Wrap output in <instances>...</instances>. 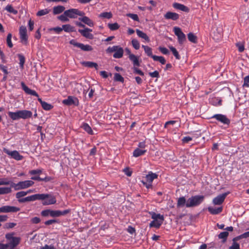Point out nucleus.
<instances>
[{"label": "nucleus", "mask_w": 249, "mask_h": 249, "mask_svg": "<svg viewBox=\"0 0 249 249\" xmlns=\"http://www.w3.org/2000/svg\"><path fill=\"white\" fill-rule=\"evenodd\" d=\"M146 152V150L141 149L137 148L133 151V156L135 157H138L144 155Z\"/></svg>", "instance_id": "nucleus-27"}, {"label": "nucleus", "mask_w": 249, "mask_h": 249, "mask_svg": "<svg viewBox=\"0 0 249 249\" xmlns=\"http://www.w3.org/2000/svg\"><path fill=\"white\" fill-rule=\"evenodd\" d=\"M12 192L11 187H0V195H5L10 193Z\"/></svg>", "instance_id": "nucleus-33"}, {"label": "nucleus", "mask_w": 249, "mask_h": 249, "mask_svg": "<svg viewBox=\"0 0 249 249\" xmlns=\"http://www.w3.org/2000/svg\"><path fill=\"white\" fill-rule=\"evenodd\" d=\"M62 31L64 30L66 32L70 33L75 31L74 27L70 24H65L62 25Z\"/></svg>", "instance_id": "nucleus-31"}, {"label": "nucleus", "mask_w": 249, "mask_h": 249, "mask_svg": "<svg viewBox=\"0 0 249 249\" xmlns=\"http://www.w3.org/2000/svg\"><path fill=\"white\" fill-rule=\"evenodd\" d=\"M14 235V233H9L5 235V238L8 241L7 245L10 249H13L16 247L21 240L19 237H15Z\"/></svg>", "instance_id": "nucleus-2"}, {"label": "nucleus", "mask_w": 249, "mask_h": 249, "mask_svg": "<svg viewBox=\"0 0 249 249\" xmlns=\"http://www.w3.org/2000/svg\"><path fill=\"white\" fill-rule=\"evenodd\" d=\"M81 64L89 68H95L96 70L98 69V65L97 63L90 62V61H83L81 62Z\"/></svg>", "instance_id": "nucleus-23"}, {"label": "nucleus", "mask_w": 249, "mask_h": 249, "mask_svg": "<svg viewBox=\"0 0 249 249\" xmlns=\"http://www.w3.org/2000/svg\"><path fill=\"white\" fill-rule=\"evenodd\" d=\"M173 7L176 9H178L183 12H188L189 11V9L187 7L183 4L177 2L174 3L173 4Z\"/></svg>", "instance_id": "nucleus-19"}, {"label": "nucleus", "mask_w": 249, "mask_h": 249, "mask_svg": "<svg viewBox=\"0 0 249 249\" xmlns=\"http://www.w3.org/2000/svg\"><path fill=\"white\" fill-rule=\"evenodd\" d=\"M118 46H113L112 47H109L107 49V52L108 53H112V52H115L116 51V49L118 48Z\"/></svg>", "instance_id": "nucleus-56"}, {"label": "nucleus", "mask_w": 249, "mask_h": 249, "mask_svg": "<svg viewBox=\"0 0 249 249\" xmlns=\"http://www.w3.org/2000/svg\"><path fill=\"white\" fill-rule=\"evenodd\" d=\"M27 195V193L25 191H20L16 193V196L17 198H20L22 197H23Z\"/></svg>", "instance_id": "nucleus-55"}, {"label": "nucleus", "mask_w": 249, "mask_h": 249, "mask_svg": "<svg viewBox=\"0 0 249 249\" xmlns=\"http://www.w3.org/2000/svg\"><path fill=\"white\" fill-rule=\"evenodd\" d=\"M66 13L68 15V17L71 18H76L78 16L80 17L85 15L84 12L74 8L66 10Z\"/></svg>", "instance_id": "nucleus-8"}, {"label": "nucleus", "mask_w": 249, "mask_h": 249, "mask_svg": "<svg viewBox=\"0 0 249 249\" xmlns=\"http://www.w3.org/2000/svg\"><path fill=\"white\" fill-rule=\"evenodd\" d=\"M70 212V210H65L64 211L52 210L51 217H57L62 215H65Z\"/></svg>", "instance_id": "nucleus-13"}, {"label": "nucleus", "mask_w": 249, "mask_h": 249, "mask_svg": "<svg viewBox=\"0 0 249 249\" xmlns=\"http://www.w3.org/2000/svg\"><path fill=\"white\" fill-rule=\"evenodd\" d=\"M40 249H55V248L53 245H46L44 246L41 247Z\"/></svg>", "instance_id": "nucleus-64"}, {"label": "nucleus", "mask_w": 249, "mask_h": 249, "mask_svg": "<svg viewBox=\"0 0 249 249\" xmlns=\"http://www.w3.org/2000/svg\"><path fill=\"white\" fill-rule=\"evenodd\" d=\"M38 101L39 102L42 108L46 110H50L53 108V106L48 103L43 101L42 99L38 97Z\"/></svg>", "instance_id": "nucleus-20"}, {"label": "nucleus", "mask_w": 249, "mask_h": 249, "mask_svg": "<svg viewBox=\"0 0 249 249\" xmlns=\"http://www.w3.org/2000/svg\"><path fill=\"white\" fill-rule=\"evenodd\" d=\"M227 195V194L225 193L218 196H217L213 199V203L214 205L221 204L224 202Z\"/></svg>", "instance_id": "nucleus-14"}, {"label": "nucleus", "mask_w": 249, "mask_h": 249, "mask_svg": "<svg viewBox=\"0 0 249 249\" xmlns=\"http://www.w3.org/2000/svg\"><path fill=\"white\" fill-rule=\"evenodd\" d=\"M77 101L76 98L72 96H69L67 99L63 101V103L66 105H71L75 103Z\"/></svg>", "instance_id": "nucleus-26"}, {"label": "nucleus", "mask_w": 249, "mask_h": 249, "mask_svg": "<svg viewBox=\"0 0 249 249\" xmlns=\"http://www.w3.org/2000/svg\"><path fill=\"white\" fill-rule=\"evenodd\" d=\"M99 18L110 19L112 17V14L111 12H103L100 13L99 16Z\"/></svg>", "instance_id": "nucleus-32"}, {"label": "nucleus", "mask_w": 249, "mask_h": 249, "mask_svg": "<svg viewBox=\"0 0 249 249\" xmlns=\"http://www.w3.org/2000/svg\"><path fill=\"white\" fill-rule=\"evenodd\" d=\"M228 235H229L228 232L223 231V232H221L218 235V238L219 239H223L222 242L225 243L226 241V240H227V237L228 236Z\"/></svg>", "instance_id": "nucleus-39"}, {"label": "nucleus", "mask_w": 249, "mask_h": 249, "mask_svg": "<svg viewBox=\"0 0 249 249\" xmlns=\"http://www.w3.org/2000/svg\"><path fill=\"white\" fill-rule=\"evenodd\" d=\"M34 184L32 180H25L19 181L17 183H12V187H14L15 190L25 189L32 186Z\"/></svg>", "instance_id": "nucleus-6"}, {"label": "nucleus", "mask_w": 249, "mask_h": 249, "mask_svg": "<svg viewBox=\"0 0 249 249\" xmlns=\"http://www.w3.org/2000/svg\"><path fill=\"white\" fill-rule=\"evenodd\" d=\"M3 150L10 158L14 159L16 160H20L23 158V157L20 155L19 152L17 150L10 151L6 148H4Z\"/></svg>", "instance_id": "nucleus-7"}, {"label": "nucleus", "mask_w": 249, "mask_h": 249, "mask_svg": "<svg viewBox=\"0 0 249 249\" xmlns=\"http://www.w3.org/2000/svg\"><path fill=\"white\" fill-rule=\"evenodd\" d=\"M19 65L21 69L23 68L24 64L25 63V58L22 55H19Z\"/></svg>", "instance_id": "nucleus-53"}, {"label": "nucleus", "mask_w": 249, "mask_h": 249, "mask_svg": "<svg viewBox=\"0 0 249 249\" xmlns=\"http://www.w3.org/2000/svg\"><path fill=\"white\" fill-rule=\"evenodd\" d=\"M124 54V50L123 49L118 46V48L116 49L115 53L113 54V57L116 58H121Z\"/></svg>", "instance_id": "nucleus-24"}, {"label": "nucleus", "mask_w": 249, "mask_h": 249, "mask_svg": "<svg viewBox=\"0 0 249 249\" xmlns=\"http://www.w3.org/2000/svg\"><path fill=\"white\" fill-rule=\"evenodd\" d=\"M114 78L116 81H119L121 82L124 81V78L121 76L120 74L118 73H115Z\"/></svg>", "instance_id": "nucleus-50"}, {"label": "nucleus", "mask_w": 249, "mask_h": 249, "mask_svg": "<svg viewBox=\"0 0 249 249\" xmlns=\"http://www.w3.org/2000/svg\"><path fill=\"white\" fill-rule=\"evenodd\" d=\"M169 48H170V50L171 51V52H172L174 55L175 56V57L177 59H179L180 56H179L177 50H176V49L173 46L169 47Z\"/></svg>", "instance_id": "nucleus-44"}, {"label": "nucleus", "mask_w": 249, "mask_h": 249, "mask_svg": "<svg viewBox=\"0 0 249 249\" xmlns=\"http://www.w3.org/2000/svg\"><path fill=\"white\" fill-rule=\"evenodd\" d=\"M188 38L189 40L193 43H196L197 37L194 34L190 33L188 34Z\"/></svg>", "instance_id": "nucleus-41"}, {"label": "nucleus", "mask_w": 249, "mask_h": 249, "mask_svg": "<svg viewBox=\"0 0 249 249\" xmlns=\"http://www.w3.org/2000/svg\"><path fill=\"white\" fill-rule=\"evenodd\" d=\"M164 18L167 19L176 20L178 19L179 15L176 13L168 12L164 15Z\"/></svg>", "instance_id": "nucleus-18"}, {"label": "nucleus", "mask_w": 249, "mask_h": 249, "mask_svg": "<svg viewBox=\"0 0 249 249\" xmlns=\"http://www.w3.org/2000/svg\"><path fill=\"white\" fill-rule=\"evenodd\" d=\"M249 237V231L246 232L238 236H237L236 238H238V239L246 238Z\"/></svg>", "instance_id": "nucleus-61"}, {"label": "nucleus", "mask_w": 249, "mask_h": 249, "mask_svg": "<svg viewBox=\"0 0 249 249\" xmlns=\"http://www.w3.org/2000/svg\"><path fill=\"white\" fill-rule=\"evenodd\" d=\"M21 85L23 89L27 94L39 97L38 94L35 90L29 89L23 82H21Z\"/></svg>", "instance_id": "nucleus-16"}, {"label": "nucleus", "mask_w": 249, "mask_h": 249, "mask_svg": "<svg viewBox=\"0 0 249 249\" xmlns=\"http://www.w3.org/2000/svg\"><path fill=\"white\" fill-rule=\"evenodd\" d=\"M151 217L153 219V220L150 223V226L151 227H153L157 228H159L164 220L163 215L153 213H152Z\"/></svg>", "instance_id": "nucleus-4"}, {"label": "nucleus", "mask_w": 249, "mask_h": 249, "mask_svg": "<svg viewBox=\"0 0 249 249\" xmlns=\"http://www.w3.org/2000/svg\"><path fill=\"white\" fill-rule=\"evenodd\" d=\"M136 33L137 35L141 38H142L145 40L146 41L149 42L150 41L149 37L147 36V35L142 32V31H140L139 29H136Z\"/></svg>", "instance_id": "nucleus-30"}, {"label": "nucleus", "mask_w": 249, "mask_h": 249, "mask_svg": "<svg viewBox=\"0 0 249 249\" xmlns=\"http://www.w3.org/2000/svg\"><path fill=\"white\" fill-rule=\"evenodd\" d=\"M50 31H53L57 34H59L62 31V27H56L51 28Z\"/></svg>", "instance_id": "nucleus-58"}, {"label": "nucleus", "mask_w": 249, "mask_h": 249, "mask_svg": "<svg viewBox=\"0 0 249 249\" xmlns=\"http://www.w3.org/2000/svg\"><path fill=\"white\" fill-rule=\"evenodd\" d=\"M108 27L110 30L114 31L118 29L120 26L117 23H114L108 24Z\"/></svg>", "instance_id": "nucleus-42"}, {"label": "nucleus", "mask_w": 249, "mask_h": 249, "mask_svg": "<svg viewBox=\"0 0 249 249\" xmlns=\"http://www.w3.org/2000/svg\"><path fill=\"white\" fill-rule=\"evenodd\" d=\"M17 225L16 223L13 222L6 223L4 225V228L5 229H12L14 228Z\"/></svg>", "instance_id": "nucleus-54"}, {"label": "nucleus", "mask_w": 249, "mask_h": 249, "mask_svg": "<svg viewBox=\"0 0 249 249\" xmlns=\"http://www.w3.org/2000/svg\"><path fill=\"white\" fill-rule=\"evenodd\" d=\"M239 239H240L236 238V237L232 239V245L229 247V249H240V245L238 243L236 242V241Z\"/></svg>", "instance_id": "nucleus-35"}, {"label": "nucleus", "mask_w": 249, "mask_h": 249, "mask_svg": "<svg viewBox=\"0 0 249 249\" xmlns=\"http://www.w3.org/2000/svg\"><path fill=\"white\" fill-rule=\"evenodd\" d=\"M187 201L185 199V197L182 196L180 197L178 199L177 201V207L178 208H180V207H183L185 206L186 207V204H187Z\"/></svg>", "instance_id": "nucleus-21"}, {"label": "nucleus", "mask_w": 249, "mask_h": 249, "mask_svg": "<svg viewBox=\"0 0 249 249\" xmlns=\"http://www.w3.org/2000/svg\"><path fill=\"white\" fill-rule=\"evenodd\" d=\"M126 16L131 18L135 21H138L139 20V17L137 14L129 13L126 14Z\"/></svg>", "instance_id": "nucleus-51"}, {"label": "nucleus", "mask_w": 249, "mask_h": 249, "mask_svg": "<svg viewBox=\"0 0 249 249\" xmlns=\"http://www.w3.org/2000/svg\"><path fill=\"white\" fill-rule=\"evenodd\" d=\"M40 195L42 196L39 200H42L43 205L54 204L56 202L55 197L51 194H40Z\"/></svg>", "instance_id": "nucleus-5"}, {"label": "nucleus", "mask_w": 249, "mask_h": 249, "mask_svg": "<svg viewBox=\"0 0 249 249\" xmlns=\"http://www.w3.org/2000/svg\"><path fill=\"white\" fill-rule=\"evenodd\" d=\"M132 45L133 47L136 49L138 50L140 48V45L139 42L136 39L132 40Z\"/></svg>", "instance_id": "nucleus-49"}, {"label": "nucleus", "mask_w": 249, "mask_h": 249, "mask_svg": "<svg viewBox=\"0 0 249 249\" xmlns=\"http://www.w3.org/2000/svg\"><path fill=\"white\" fill-rule=\"evenodd\" d=\"M203 196H195L190 197L187 201L186 207H194L200 205L204 200Z\"/></svg>", "instance_id": "nucleus-3"}, {"label": "nucleus", "mask_w": 249, "mask_h": 249, "mask_svg": "<svg viewBox=\"0 0 249 249\" xmlns=\"http://www.w3.org/2000/svg\"><path fill=\"white\" fill-rule=\"evenodd\" d=\"M212 118L215 119L216 120L224 124L229 125L230 123V119H229L225 115L223 114H215L212 117Z\"/></svg>", "instance_id": "nucleus-11"}, {"label": "nucleus", "mask_w": 249, "mask_h": 249, "mask_svg": "<svg viewBox=\"0 0 249 249\" xmlns=\"http://www.w3.org/2000/svg\"><path fill=\"white\" fill-rule=\"evenodd\" d=\"M142 47L144 49L145 53L147 54L148 56H150L152 58V56L155 55L152 54V50L149 47L147 46L142 45Z\"/></svg>", "instance_id": "nucleus-36"}, {"label": "nucleus", "mask_w": 249, "mask_h": 249, "mask_svg": "<svg viewBox=\"0 0 249 249\" xmlns=\"http://www.w3.org/2000/svg\"><path fill=\"white\" fill-rule=\"evenodd\" d=\"M149 75L152 77H159V72L157 71H155L149 73Z\"/></svg>", "instance_id": "nucleus-63"}, {"label": "nucleus", "mask_w": 249, "mask_h": 249, "mask_svg": "<svg viewBox=\"0 0 249 249\" xmlns=\"http://www.w3.org/2000/svg\"><path fill=\"white\" fill-rule=\"evenodd\" d=\"M5 10H7L8 12L13 13L14 14H16L18 13L17 10L14 9V8L11 5H8L5 7Z\"/></svg>", "instance_id": "nucleus-47"}, {"label": "nucleus", "mask_w": 249, "mask_h": 249, "mask_svg": "<svg viewBox=\"0 0 249 249\" xmlns=\"http://www.w3.org/2000/svg\"><path fill=\"white\" fill-rule=\"evenodd\" d=\"M159 49L164 54H167L169 53V51L165 47H160Z\"/></svg>", "instance_id": "nucleus-62"}, {"label": "nucleus", "mask_w": 249, "mask_h": 249, "mask_svg": "<svg viewBox=\"0 0 249 249\" xmlns=\"http://www.w3.org/2000/svg\"><path fill=\"white\" fill-rule=\"evenodd\" d=\"M40 196V194H37L35 195H33L30 196H28L26 197V199L27 202L29 201H34L36 200H39L40 198H41V196Z\"/></svg>", "instance_id": "nucleus-29"}, {"label": "nucleus", "mask_w": 249, "mask_h": 249, "mask_svg": "<svg viewBox=\"0 0 249 249\" xmlns=\"http://www.w3.org/2000/svg\"><path fill=\"white\" fill-rule=\"evenodd\" d=\"M209 212L213 214H217L220 213L222 211V207L214 208L209 207L208 208Z\"/></svg>", "instance_id": "nucleus-25"}, {"label": "nucleus", "mask_w": 249, "mask_h": 249, "mask_svg": "<svg viewBox=\"0 0 249 249\" xmlns=\"http://www.w3.org/2000/svg\"><path fill=\"white\" fill-rule=\"evenodd\" d=\"M239 52H242L244 51L245 48L244 45L241 43H237L236 44Z\"/></svg>", "instance_id": "nucleus-57"}, {"label": "nucleus", "mask_w": 249, "mask_h": 249, "mask_svg": "<svg viewBox=\"0 0 249 249\" xmlns=\"http://www.w3.org/2000/svg\"><path fill=\"white\" fill-rule=\"evenodd\" d=\"M8 114L13 120H17L20 119H27L30 118L32 117L33 114L29 110H19L16 112L9 111Z\"/></svg>", "instance_id": "nucleus-1"}, {"label": "nucleus", "mask_w": 249, "mask_h": 249, "mask_svg": "<svg viewBox=\"0 0 249 249\" xmlns=\"http://www.w3.org/2000/svg\"><path fill=\"white\" fill-rule=\"evenodd\" d=\"M152 58L154 61H159L162 64H164L166 62L165 58L161 56L154 55L152 56Z\"/></svg>", "instance_id": "nucleus-40"}, {"label": "nucleus", "mask_w": 249, "mask_h": 249, "mask_svg": "<svg viewBox=\"0 0 249 249\" xmlns=\"http://www.w3.org/2000/svg\"><path fill=\"white\" fill-rule=\"evenodd\" d=\"M11 38H12V35L11 34H9L7 36L6 41H7L8 46L10 48H12L13 47V44L12 43Z\"/></svg>", "instance_id": "nucleus-52"}, {"label": "nucleus", "mask_w": 249, "mask_h": 249, "mask_svg": "<svg viewBox=\"0 0 249 249\" xmlns=\"http://www.w3.org/2000/svg\"><path fill=\"white\" fill-rule=\"evenodd\" d=\"M66 11L64 13L58 17V18L62 22H68L69 21L68 15L66 13Z\"/></svg>", "instance_id": "nucleus-37"}, {"label": "nucleus", "mask_w": 249, "mask_h": 249, "mask_svg": "<svg viewBox=\"0 0 249 249\" xmlns=\"http://www.w3.org/2000/svg\"><path fill=\"white\" fill-rule=\"evenodd\" d=\"M78 32L85 37L89 39H92L93 38V36L91 32H92V30L86 28L84 29H79Z\"/></svg>", "instance_id": "nucleus-12"}, {"label": "nucleus", "mask_w": 249, "mask_h": 249, "mask_svg": "<svg viewBox=\"0 0 249 249\" xmlns=\"http://www.w3.org/2000/svg\"><path fill=\"white\" fill-rule=\"evenodd\" d=\"M20 209L15 206L5 205L0 207V213H16Z\"/></svg>", "instance_id": "nucleus-10"}, {"label": "nucleus", "mask_w": 249, "mask_h": 249, "mask_svg": "<svg viewBox=\"0 0 249 249\" xmlns=\"http://www.w3.org/2000/svg\"><path fill=\"white\" fill-rule=\"evenodd\" d=\"M79 20L89 27H93L94 26V23L93 21L91 20L89 17H86L85 15L80 16L79 18Z\"/></svg>", "instance_id": "nucleus-17"}, {"label": "nucleus", "mask_w": 249, "mask_h": 249, "mask_svg": "<svg viewBox=\"0 0 249 249\" xmlns=\"http://www.w3.org/2000/svg\"><path fill=\"white\" fill-rule=\"evenodd\" d=\"M157 178L158 175L155 173H152V172H149L148 174L145 177L146 181L151 183H152L154 179Z\"/></svg>", "instance_id": "nucleus-22"}, {"label": "nucleus", "mask_w": 249, "mask_h": 249, "mask_svg": "<svg viewBox=\"0 0 249 249\" xmlns=\"http://www.w3.org/2000/svg\"><path fill=\"white\" fill-rule=\"evenodd\" d=\"M129 59L132 62L134 67L139 66L140 64L138 60V57L134 54L130 55L128 56Z\"/></svg>", "instance_id": "nucleus-28"}, {"label": "nucleus", "mask_w": 249, "mask_h": 249, "mask_svg": "<svg viewBox=\"0 0 249 249\" xmlns=\"http://www.w3.org/2000/svg\"><path fill=\"white\" fill-rule=\"evenodd\" d=\"M243 87H249V75L244 78Z\"/></svg>", "instance_id": "nucleus-59"}, {"label": "nucleus", "mask_w": 249, "mask_h": 249, "mask_svg": "<svg viewBox=\"0 0 249 249\" xmlns=\"http://www.w3.org/2000/svg\"><path fill=\"white\" fill-rule=\"evenodd\" d=\"M82 128L84 130H85L86 132H87L89 134H92V130L91 127L89 126V125L87 124H84L82 125Z\"/></svg>", "instance_id": "nucleus-45"}, {"label": "nucleus", "mask_w": 249, "mask_h": 249, "mask_svg": "<svg viewBox=\"0 0 249 249\" xmlns=\"http://www.w3.org/2000/svg\"><path fill=\"white\" fill-rule=\"evenodd\" d=\"M51 11V10L47 8L39 10L36 14L37 16H42L47 15Z\"/></svg>", "instance_id": "nucleus-43"}, {"label": "nucleus", "mask_w": 249, "mask_h": 249, "mask_svg": "<svg viewBox=\"0 0 249 249\" xmlns=\"http://www.w3.org/2000/svg\"><path fill=\"white\" fill-rule=\"evenodd\" d=\"M175 34L178 36V41L179 44H182L186 40L185 34L182 32L180 28L175 27L174 28Z\"/></svg>", "instance_id": "nucleus-9"}, {"label": "nucleus", "mask_w": 249, "mask_h": 249, "mask_svg": "<svg viewBox=\"0 0 249 249\" xmlns=\"http://www.w3.org/2000/svg\"><path fill=\"white\" fill-rule=\"evenodd\" d=\"M42 173V171L40 169L33 170L29 171L31 175H40Z\"/></svg>", "instance_id": "nucleus-60"}, {"label": "nucleus", "mask_w": 249, "mask_h": 249, "mask_svg": "<svg viewBox=\"0 0 249 249\" xmlns=\"http://www.w3.org/2000/svg\"><path fill=\"white\" fill-rule=\"evenodd\" d=\"M13 182L8 180L7 178H2L0 179V185H7L12 184Z\"/></svg>", "instance_id": "nucleus-48"}, {"label": "nucleus", "mask_w": 249, "mask_h": 249, "mask_svg": "<svg viewBox=\"0 0 249 249\" xmlns=\"http://www.w3.org/2000/svg\"><path fill=\"white\" fill-rule=\"evenodd\" d=\"M79 48L84 51H91L92 50V48L91 46L89 45H84V44L81 43Z\"/></svg>", "instance_id": "nucleus-38"}, {"label": "nucleus", "mask_w": 249, "mask_h": 249, "mask_svg": "<svg viewBox=\"0 0 249 249\" xmlns=\"http://www.w3.org/2000/svg\"><path fill=\"white\" fill-rule=\"evenodd\" d=\"M19 35L22 42L27 40V29L25 26H21L19 28Z\"/></svg>", "instance_id": "nucleus-15"}, {"label": "nucleus", "mask_w": 249, "mask_h": 249, "mask_svg": "<svg viewBox=\"0 0 249 249\" xmlns=\"http://www.w3.org/2000/svg\"><path fill=\"white\" fill-rule=\"evenodd\" d=\"M41 214L42 216L44 217H48L49 216H51L52 215V210L47 209L43 210L41 212Z\"/></svg>", "instance_id": "nucleus-46"}, {"label": "nucleus", "mask_w": 249, "mask_h": 249, "mask_svg": "<svg viewBox=\"0 0 249 249\" xmlns=\"http://www.w3.org/2000/svg\"><path fill=\"white\" fill-rule=\"evenodd\" d=\"M65 10V7L63 6H58L54 7L53 8V13L54 15L62 13Z\"/></svg>", "instance_id": "nucleus-34"}]
</instances>
